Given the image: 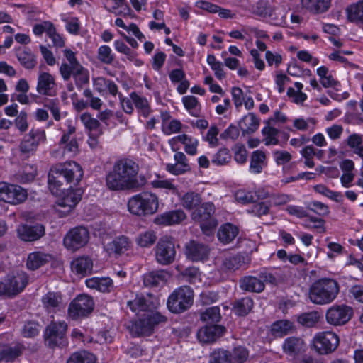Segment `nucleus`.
Returning a JSON list of instances; mask_svg holds the SVG:
<instances>
[{"mask_svg": "<svg viewBox=\"0 0 363 363\" xmlns=\"http://www.w3.org/2000/svg\"><path fill=\"white\" fill-rule=\"evenodd\" d=\"M236 201L242 204L255 203L254 194L243 189L237 191L235 194Z\"/></svg>", "mask_w": 363, "mask_h": 363, "instance_id": "680f3d73", "label": "nucleus"}, {"mask_svg": "<svg viewBox=\"0 0 363 363\" xmlns=\"http://www.w3.org/2000/svg\"><path fill=\"white\" fill-rule=\"evenodd\" d=\"M240 287L244 291L260 293L264 291L265 285L260 279L247 276L240 279Z\"/></svg>", "mask_w": 363, "mask_h": 363, "instance_id": "cd10ccee", "label": "nucleus"}, {"mask_svg": "<svg viewBox=\"0 0 363 363\" xmlns=\"http://www.w3.org/2000/svg\"><path fill=\"white\" fill-rule=\"evenodd\" d=\"M95 357L86 351L73 353L67 359V363H95Z\"/></svg>", "mask_w": 363, "mask_h": 363, "instance_id": "3c124183", "label": "nucleus"}, {"mask_svg": "<svg viewBox=\"0 0 363 363\" xmlns=\"http://www.w3.org/2000/svg\"><path fill=\"white\" fill-rule=\"evenodd\" d=\"M181 203L185 209L193 211L203 203V199L200 194L188 191L182 197Z\"/></svg>", "mask_w": 363, "mask_h": 363, "instance_id": "2f4dec72", "label": "nucleus"}, {"mask_svg": "<svg viewBox=\"0 0 363 363\" xmlns=\"http://www.w3.org/2000/svg\"><path fill=\"white\" fill-rule=\"evenodd\" d=\"M17 233L22 240L33 242L40 239L45 234V228L41 224L34 225L24 224L18 226Z\"/></svg>", "mask_w": 363, "mask_h": 363, "instance_id": "aec40b11", "label": "nucleus"}, {"mask_svg": "<svg viewBox=\"0 0 363 363\" xmlns=\"http://www.w3.org/2000/svg\"><path fill=\"white\" fill-rule=\"evenodd\" d=\"M92 268L93 262L88 256L79 257L71 262L72 271L79 275L86 276L91 272Z\"/></svg>", "mask_w": 363, "mask_h": 363, "instance_id": "a878e982", "label": "nucleus"}, {"mask_svg": "<svg viewBox=\"0 0 363 363\" xmlns=\"http://www.w3.org/2000/svg\"><path fill=\"white\" fill-rule=\"evenodd\" d=\"M352 308L346 305L334 306L326 312V320L330 324L341 325L347 323L352 317Z\"/></svg>", "mask_w": 363, "mask_h": 363, "instance_id": "f3484780", "label": "nucleus"}, {"mask_svg": "<svg viewBox=\"0 0 363 363\" xmlns=\"http://www.w3.org/2000/svg\"><path fill=\"white\" fill-rule=\"evenodd\" d=\"M186 257L193 261H204L208 259L210 248L208 245L196 240H190L184 247Z\"/></svg>", "mask_w": 363, "mask_h": 363, "instance_id": "a211bd4d", "label": "nucleus"}, {"mask_svg": "<svg viewBox=\"0 0 363 363\" xmlns=\"http://www.w3.org/2000/svg\"><path fill=\"white\" fill-rule=\"evenodd\" d=\"M319 320V315L317 311H311L301 313L297 318L299 324L304 327L311 328L314 326Z\"/></svg>", "mask_w": 363, "mask_h": 363, "instance_id": "8fccbe9b", "label": "nucleus"}, {"mask_svg": "<svg viewBox=\"0 0 363 363\" xmlns=\"http://www.w3.org/2000/svg\"><path fill=\"white\" fill-rule=\"evenodd\" d=\"M340 290L338 281L332 278H321L315 280L310 286L308 298L316 305H327L333 302Z\"/></svg>", "mask_w": 363, "mask_h": 363, "instance_id": "20e7f679", "label": "nucleus"}, {"mask_svg": "<svg viewBox=\"0 0 363 363\" xmlns=\"http://www.w3.org/2000/svg\"><path fill=\"white\" fill-rule=\"evenodd\" d=\"M303 7L313 13H324L330 6V0H301Z\"/></svg>", "mask_w": 363, "mask_h": 363, "instance_id": "72a5a7b5", "label": "nucleus"}, {"mask_svg": "<svg viewBox=\"0 0 363 363\" xmlns=\"http://www.w3.org/2000/svg\"><path fill=\"white\" fill-rule=\"evenodd\" d=\"M249 10L254 15L262 18H267L272 16L274 8L267 0H258L250 6Z\"/></svg>", "mask_w": 363, "mask_h": 363, "instance_id": "c756f323", "label": "nucleus"}, {"mask_svg": "<svg viewBox=\"0 0 363 363\" xmlns=\"http://www.w3.org/2000/svg\"><path fill=\"white\" fill-rule=\"evenodd\" d=\"M89 233L86 228L76 227L70 230L64 238V245L69 250H77L89 241Z\"/></svg>", "mask_w": 363, "mask_h": 363, "instance_id": "dca6fc26", "label": "nucleus"}, {"mask_svg": "<svg viewBox=\"0 0 363 363\" xmlns=\"http://www.w3.org/2000/svg\"><path fill=\"white\" fill-rule=\"evenodd\" d=\"M84 171L74 161L58 163L48 173V186L52 194L60 196L65 189H72L81 182Z\"/></svg>", "mask_w": 363, "mask_h": 363, "instance_id": "7ed1b4c3", "label": "nucleus"}, {"mask_svg": "<svg viewBox=\"0 0 363 363\" xmlns=\"http://www.w3.org/2000/svg\"><path fill=\"white\" fill-rule=\"evenodd\" d=\"M194 302V291L188 286L173 291L167 301V308L173 313H182L191 308Z\"/></svg>", "mask_w": 363, "mask_h": 363, "instance_id": "0eeeda50", "label": "nucleus"}, {"mask_svg": "<svg viewBox=\"0 0 363 363\" xmlns=\"http://www.w3.org/2000/svg\"><path fill=\"white\" fill-rule=\"evenodd\" d=\"M67 328L68 325L65 321H51L46 326L43 335L45 345L50 348L66 346Z\"/></svg>", "mask_w": 363, "mask_h": 363, "instance_id": "1a4fd4ad", "label": "nucleus"}, {"mask_svg": "<svg viewBox=\"0 0 363 363\" xmlns=\"http://www.w3.org/2000/svg\"><path fill=\"white\" fill-rule=\"evenodd\" d=\"M346 12L350 22L363 23V0L350 5L347 8Z\"/></svg>", "mask_w": 363, "mask_h": 363, "instance_id": "4c0bfd02", "label": "nucleus"}, {"mask_svg": "<svg viewBox=\"0 0 363 363\" xmlns=\"http://www.w3.org/2000/svg\"><path fill=\"white\" fill-rule=\"evenodd\" d=\"M28 283V277L23 271L8 274L0 281V296L12 298L20 294Z\"/></svg>", "mask_w": 363, "mask_h": 363, "instance_id": "6e6552de", "label": "nucleus"}, {"mask_svg": "<svg viewBox=\"0 0 363 363\" xmlns=\"http://www.w3.org/2000/svg\"><path fill=\"white\" fill-rule=\"evenodd\" d=\"M167 272L164 270H155L149 272L143 276L145 286L155 287L162 285L167 281Z\"/></svg>", "mask_w": 363, "mask_h": 363, "instance_id": "bb28decb", "label": "nucleus"}, {"mask_svg": "<svg viewBox=\"0 0 363 363\" xmlns=\"http://www.w3.org/2000/svg\"><path fill=\"white\" fill-rule=\"evenodd\" d=\"M16 55L21 65L26 69H32L37 64L35 55L27 48H19L16 50Z\"/></svg>", "mask_w": 363, "mask_h": 363, "instance_id": "c85d7f7f", "label": "nucleus"}, {"mask_svg": "<svg viewBox=\"0 0 363 363\" xmlns=\"http://www.w3.org/2000/svg\"><path fill=\"white\" fill-rule=\"evenodd\" d=\"M116 50L125 55L128 60H133L135 58V52L128 48L123 41L116 40L114 43Z\"/></svg>", "mask_w": 363, "mask_h": 363, "instance_id": "338daca9", "label": "nucleus"}, {"mask_svg": "<svg viewBox=\"0 0 363 363\" xmlns=\"http://www.w3.org/2000/svg\"><path fill=\"white\" fill-rule=\"evenodd\" d=\"M238 233L239 229L236 225L227 223L219 228L217 232V238L221 243L227 245L231 243Z\"/></svg>", "mask_w": 363, "mask_h": 363, "instance_id": "393cba45", "label": "nucleus"}, {"mask_svg": "<svg viewBox=\"0 0 363 363\" xmlns=\"http://www.w3.org/2000/svg\"><path fill=\"white\" fill-rule=\"evenodd\" d=\"M159 207V199L156 194L149 191L142 192L132 196L128 202L129 211L138 216H147L155 213Z\"/></svg>", "mask_w": 363, "mask_h": 363, "instance_id": "39448f33", "label": "nucleus"}, {"mask_svg": "<svg viewBox=\"0 0 363 363\" xmlns=\"http://www.w3.org/2000/svg\"><path fill=\"white\" fill-rule=\"evenodd\" d=\"M45 141V130L42 128H32L21 140L18 150L21 155L29 157L34 155L39 146Z\"/></svg>", "mask_w": 363, "mask_h": 363, "instance_id": "9d476101", "label": "nucleus"}, {"mask_svg": "<svg viewBox=\"0 0 363 363\" xmlns=\"http://www.w3.org/2000/svg\"><path fill=\"white\" fill-rule=\"evenodd\" d=\"M231 363H244L249 357V350L243 345H236L229 350Z\"/></svg>", "mask_w": 363, "mask_h": 363, "instance_id": "79ce46f5", "label": "nucleus"}, {"mask_svg": "<svg viewBox=\"0 0 363 363\" xmlns=\"http://www.w3.org/2000/svg\"><path fill=\"white\" fill-rule=\"evenodd\" d=\"M244 264V257L240 255L230 256L223 261V266L229 270H236Z\"/></svg>", "mask_w": 363, "mask_h": 363, "instance_id": "4d7b16f0", "label": "nucleus"}, {"mask_svg": "<svg viewBox=\"0 0 363 363\" xmlns=\"http://www.w3.org/2000/svg\"><path fill=\"white\" fill-rule=\"evenodd\" d=\"M226 331L225 327L219 325H208L201 328L197 332V338L203 343H212L220 338Z\"/></svg>", "mask_w": 363, "mask_h": 363, "instance_id": "6ab92c4d", "label": "nucleus"}, {"mask_svg": "<svg viewBox=\"0 0 363 363\" xmlns=\"http://www.w3.org/2000/svg\"><path fill=\"white\" fill-rule=\"evenodd\" d=\"M39 327L40 325L36 321H27L21 330V334L25 337H33L39 333Z\"/></svg>", "mask_w": 363, "mask_h": 363, "instance_id": "13d9d810", "label": "nucleus"}, {"mask_svg": "<svg viewBox=\"0 0 363 363\" xmlns=\"http://www.w3.org/2000/svg\"><path fill=\"white\" fill-rule=\"evenodd\" d=\"M182 128V123L179 121L172 120L169 123L162 124V131L166 135H171L178 133Z\"/></svg>", "mask_w": 363, "mask_h": 363, "instance_id": "69168bd1", "label": "nucleus"}, {"mask_svg": "<svg viewBox=\"0 0 363 363\" xmlns=\"http://www.w3.org/2000/svg\"><path fill=\"white\" fill-rule=\"evenodd\" d=\"M229 350L224 348H216L209 355V363H231Z\"/></svg>", "mask_w": 363, "mask_h": 363, "instance_id": "a18cd8bd", "label": "nucleus"}, {"mask_svg": "<svg viewBox=\"0 0 363 363\" xmlns=\"http://www.w3.org/2000/svg\"><path fill=\"white\" fill-rule=\"evenodd\" d=\"M138 164L132 160H120L106 175V186L113 191L140 189L145 185L147 179L144 175L138 176Z\"/></svg>", "mask_w": 363, "mask_h": 363, "instance_id": "f03ea898", "label": "nucleus"}, {"mask_svg": "<svg viewBox=\"0 0 363 363\" xmlns=\"http://www.w3.org/2000/svg\"><path fill=\"white\" fill-rule=\"evenodd\" d=\"M80 120L85 128L89 130V133H93V131H97L98 135H101L102 131L99 130V121L97 119L93 118L89 113H84L82 114L80 116Z\"/></svg>", "mask_w": 363, "mask_h": 363, "instance_id": "49530a36", "label": "nucleus"}, {"mask_svg": "<svg viewBox=\"0 0 363 363\" xmlns=\"http://www.w3.org/2000/svg\"><path fill=\"white\" fill-rule=\"evenodd\" d=\"M127 304L134 312H145L130 327V333L135 336L149 335L152 334L155 325L167 321L165 316L154 311L158 303L150 295L147 297L137 295L134 300L128 301Z\"/></svg>", "mask_w": 363, "mask_h": 363, "instance_id": "f257e3e1", "label": "nucleus"}, {"mask_svg": "<svg viewBox=\"0 0 363 363\" xmlns=\"http://www.w3.org/2000/svg\"><path fill=\"white\" fill-rule=\"evenodd\" d=\"M73 77L77 86L81 87L84 84H86L89 82V75L86 69H85L80 64L73 68Z\"/></svg>", "mask_w": 363, "mask_h": 363, "instance_id": "09e8293b", "label": "nucleus"}, {"mask_svg": "<svg viewBox=\"0 0 363 363\" xmlns=\"http://www.w3.org/2000/svg\"><path fill=\"white\" fill-rule=\"evenodd\" d=\"M82 199V191L80 189L71 191L65 195L58 203L62 207L68 208L67 211H71L80 201Z\"/></svg>", "mask_w": 363, "mask_h": 363, "instance_id": "ea45409f", "label": "nucleus"}, {"mask_svg": "<svg viewBox=\"0 0 363 363\" xmlns=\"http://www.w3.org/2000/svg\"><path fill=\"white\" fill-rule=\"evenodd\" d=\"M94 307V302L91 296L80 294L70 303L68 308V315L73 320L86 317L92 312Z\"/></svg>", "mask_w": 363, "mask_h": 363, "instance_id": "f8f14e48", "label": "nucleus"}, {"mask_svg": "<svg viewBox=\"0 0 363 363\" xmlns=\"http://www.w3.org/2000/svg\"><path fill=\"white\" fill-rule=\"evenodd\" d=\"M216 208L212 202H203L191 213V219L199 223L203 233L206 235L213 234L218 223L214 214Z\"/></svg>", "mask_w": 363, "mask_h": 363, "instance_id": "423d86ee", "label": "nucleus"}, {"mask_svg": "<svg viewBox=\"0 0 363 363\" xmlns=\"http://www.w3.org/2000/svg\"><path fill=\"white\" fill-rule=\"evenodd\" d=\"M87 287L101 292H110L113 289V281L108 277H93L86 281Z\"/></svg>", "mask_w": 363, "mask_h": 363, "instance_id": "7c9ffc66", "label": "nucleus"}, {"mask_svg": "<svg viewBox=\"0 0 363 363\" xmlns=\"http://www.w3.org/2000/svg\"><path fill=\"white\" fill-rule=\"evenodd\" d=\"M184 107L189 111L190 114L194 117L201 116V106L197 99L194 96H186L182 99Z\"/></svg>", "mask_w": 363, "mask_h": 363, "instance_id": "de8ad7c7", "label": "nucleus"}, {"mask_svg": "<svg viewBox=\"0 0 363 363\" xmlns=\"http://www.w3.org/2000/svg\"><path fill=\"white\" fill-rule=\"evenodd\" d=\"M22 354L20 346H11L7 344L0 343V362L13 361Z\"/></svg>", "mask_w": 363, "mask_h": 363, "instance_id": "c9c22d12", "label": "nucleus"}, {"mask_svg": "<svg viewBox=\"0 0 363 363\" xmlns=\"http://www.w3.org/2000/svg\"><path fill=\"white\" fill-rule=\"evenodd\" d=\"M44 106L50 111L55 120L57 121L60 120L59 100L57 99H45Z\"/></svg>", "mask_w": 363, "mask_h": 363, "instance_id": "052dcab7", "label": "nucleus"}, {"mask_svg": "<svg viewBox=\"0 0 363 363\" xmlns=\"http://www.w3.org/2000/svg\"><path fill=\"white\" fill-rule=\"evenodd\" d=\"M57 84L55 78L48 72H41L38 78L37 91L40 94L53 96Z\"/></svg>", "mask_w": 363, "mask_h": 363, "instance_id": "4be33fe9", "label": "nucleus"}, {"mask_svg": "<svg viewBox=\"0 0 363 363\" xmlns=\"http://www.w3.org/2000/svg\"><path fill=\"white\" fill-rule=\"evenodd\" d=\"M130 242L125 236H120L114 239L112 242L108 244L107 250L111 252L116 254H121L128 250L130 247Z\"/></svg>", "mask_w": 363, "mask_h": 363, "instance_id": "a19ab883", "label": "nucleus"}, {"mask_svg": "<svg viewBox=\"0 0 363 363\" xmlns=\"http://www.w3.org/2000/svg\"><path fill=\"white\" fill-rule=\"evenodd\" d=\"M306 347V344L303 340L298 337H289L285 339L283 345L282 350L284 352L290 356L296 357L302 353Z\"/></svg>", "mask_w": 363, "mask_h": 363, "instance_id": "5701e85b", "label": "nucleus"}, {"mask_svg": "<svg viewBox=\"0 0 363 363\" xmlns=\"http://www.w3.org/2000/svg\"><path fill=\"white\" fill-rule=\"evenodd\" d=\"M98 59L106 65H111L113 62L114 57L109 46L101 45L99 48Z\"/></svg>", "mask_w": 363, "mask_h": 363, "instance_id": "bf43d9fd", "label": "nucleus"}, {"mask_svg": "<svg viewBox=\"0 0 363 363\" xmlns=\"http://www.w3.org/2000/svg\"><path fill=\"white\" fill-rule=\"evenodd\" d=\"M157 240V236L154 231L149 230L142 233L137 238L138 244L143 247L152 245Z\"/></svg>", "mask_w": 363, "mask_h": 363, "instance_id": "6e6d98bb", "label": "nucleus"}, {"mask_svg": "<svg viewBox=\"0 0 363 363\" xmlns=\"http://www.w3.org/2000/svg\"><path fill=\"white\" fill-rule=\"evenodd\" d=\"M294 330L292 322L288 320H281L274 322L271 328L272 334L275 337H281L285 336Z\"/></svg>", "mask_w": 363, "mask_h": 363, "instance_id": "f704fd0d", "label": "nucleus"}, {"mask_svg": "<svg viewBox=\"0 0 363 363\" xmlns=\"http://www.w3.org/2000/svg\"><path fill=\"white\" fill-rule=\"evenodd\" d=\"M234 151L235 160L240 164H244L247 161V152L244 145L238 143L233 148Z\"/></svg>", "mask_w": 363, "mask_h": 363, "instance_id": "e2e57ef3", "label": "nucleus"}, {"mask_svg": "<svg viewBox=\"0 0 363 363\" xmlns=\"http://www.w3.org/2000/svg\"><path fill=\"white\" fill-rule=\"evenodd\" d=\"M251 212L257 216L267 215L269 211V205L265 202H256L253 203Z\"/></svg>", "mask_w": 363, "mask_h": 363, "instance_id": "774afa93", "label": "nucleus"}, {"mask_svg": "<svg viewBox=\"0 0 363 363\" xmlns=\"http://www.w3.org/2000/svg\"><path fill=\"white\" fill-rule=\"evenodd\" d=\"M253 301L250 297L236 300L233 303V311L238 316H245L253 307Z\"/></svg>", "mask_w": 363, "mask_h": 363, "instance_id": "e433bc0d", "label": "nucleus"}, {"mask_svg": "<svg viewBox=\"0 0 363 363\" xmlns=\"http://www.w3.org/2000/svg\"><path fill=\"white\" fill-rule=\"evenodd\" d=\"M76 132V128L72 125H68L67 130L64 133L60 142V150L52 152V156L56 158L72 157L79 152V145L77 138L72 137Z\"/></svg>", "mask_w": 363, "mask_h": 363, "instance_id": "9b49d317", "label": "nucleus"}, {"mask_svg": "<svg viewBox=\"0 0 363 363\" xmlns=\"http://www.w3.org/2000/svg\"><path fill=\"white\" fill-rule=\"evenodd\" d=\"M231 160V154L228 148H220L212 157L211 162L217 166L228 164Z\"/></svg>", "mask_w": 363, "mask_h": 363, "instance_id": "603ef678", "label": "nucleus"}, {"mask_svg": "<svg viewBox=\"0 0 363 363\" xmlns=\"http://www.w3.org/2000/svg\"><path fill=\"white\" fill-rule=\"evenodd\" d=\"M259 121L253 113H250L241 120L239 126L242 135H249L255 132L259 127Z\"/></svg>", "mask_w": 363, "mask_h": 363, "instance_id": "473e14b6", "label": "nucleus"}, {"mask_svg": "<svg viewBox=\"0 0 363 363\" xmlns=\"http://www.w3.org/2000/svg\"><path fill=\"white\" fill-rule=\"evenodd\" d=\"M266 155L262 150L254 151L250 157V170L254 174H259L262 172L264 165Z\"/></svg>", "mask_w": 363, "mask_h": 363, "instance_id": "58836bf2", "label": "nucleus"}, {"mask_svg": "<svg viewBox=\"0 0 363 363\" xmlns=\"http://www.w3.org/2000/svg\"><path fill=\"white\" fill-rule=\"evenodd\" d=\"M16 128L21 132L25 133L28 128V116L26 112L21 111L14 121Z\"/></svg>", "mask_w": 363, "mask_h": 363, "instance_id": "0e129e2a", "label": "nucleus"}, {"mask_svg": "<svg viewBox=\"0 0 363 363\" xmlns=\"http://www.w3.org/2000/svg\"><path fill=\"white\" fill-rule=\"evenodd\" d=\"M340 342L337 334L331 331L319 333L313 340L314 350L320 354H328L334 352Z\"/></svg>", "mask_w": 363, "mask_h": 363, "instance_id": "ddd939ff", "label": "nucleus"}, {"mask_svg": "<svg viewBox=\"0 0 363 363\" xmlns=\"http://www.w3.org/2000/svg\"><path fill=\"white\" fill-rule=\"evenodd\" d=\"M186 218V214L182 209L172 210L157 215L154 223L161 225H172L181 223Z\"/></svg>", "mask_w": 363, "mask_h": 363, "instance_id": "412c9836", "label": "nucleus"}, {"mask_svg": "<svg viewBox=\"0 0 363 363\" xmlns=\"http://www.w3.org/2000/svg\"><path fill=\"white\" fill-rule=\"evenodd\" d=\"M52 259V256L43 252L37 251L28 255L26 261L27 268L30 270H36L49 263Z\"/></svg>", "mask_w": 363, "mask_h": 363, "instance_id": "b1692460", "label": "nucleus"}, {"mask_svg": "<svg viewBox=\"0 0 363 363\" xmlns=\"http://www.w3.org/2000/svg\"><path fill=\"white\" fill-rule=\"evenodd\" d=\"M156 261L162 265L174 262L176 257L175 244L170 237H163L157 243L155 248Z\"/></svg>", "mask_w": 363, "mask_h": 363, "instance_id": "4468645a", "label": "nucleus"}, {"mask_svg": "<svg viewBox=\"0 0 363 363\" xmlns=\"http://www.w3.org/2000/svg\"><path fill=\"white\" fill-rule=\"evenodd\" d=\"M201 319L204 322L218 323L221 319L220 308L217 306L207 308L201 314Z\"/></svg>", "mask_w": 363, "mask_h": 363, "instance_id": "5fc2aeb1", "label": "nucleus"}, {"mask_svg": "<svg viewBox=\"0 0 363 363\" xmlns=\"http://www.w3.org/2000/svg\"><path fill=\"white\" fill-rule=\"evenodd\" d=\"M262 133L264 136L263 142L266 145H276L279 144V141L277 136L279 130L272 127L271 124H267L262 130Z\"/></svg>", "mask_w": 363, "mask_h": 363, "instance_id": "c03bdc74", "label": "nucleus"}, {"mask_svg": "<svg viewBox=\"0 0 363 363\" xmlns=\"http://www.w3.org/2000/svg\"><path fill=\"white\" fill-rule=\"evenodd\" d=\"M130 96L138 111L144 117H147L150 113V107L146 98L138 95L135 92H132Z\"/></svg>", "mask_w": 363, "mask_h": 363, "instance_id": "37998d69", "label": "nucleus"}, {"mask_svg": "<svg viewBox=\"0 0 363 363\" xmlns=\"http://www.w3.org/2000/svg\"><path fill=\"white\" fill-rule=\"evenodd\" d=\"M27 198V191L21 186L6 183L0 184V201L18 204Z\"/></svg>", "mask_w": 363, "mask_h": 363, "instance_id": "2eb2a0df", "label": "nucleus"}, {"mask_svg": "<svg viewBox=\"0 0 363 363\" xmlns=\"http://www.w3.org/2000/svg\"><path fill=\"white\" fill-rule=\"evenodd\" d=\"M61 301V295L55 292H48L42 298L43 304L47 309L58 307Z\"/></svg>", "mask_w": 363, "mask_h": 363, "instance_id": "864d4df0", "label": "nucleus"}]
</instances>
